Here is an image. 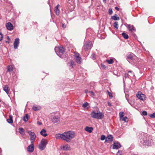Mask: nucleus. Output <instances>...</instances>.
<instances>
[{
    "label": "nucleus",
    "instance_id": "1",
    "mask_svg": "<svg viewBox=\"0 0 155 155\" xmlns=\"http://www.w3.org/2000/svg\"><path fill=\"white\" fill-rule=\"evenodd\" d=\"M64 140L67 142H70L71 139L74 138L75 136V133L73 131H68L63 133Z\"/></svg>",
    "mask_w": 155,
    "mask_h": 155
},
{
    "label": "nucleus",
    "instance_id": "2",
    "mask_svg": "<svg viewBox=\"0 0 155 155\" xmlns=\"http://www.w3.org/2000/svg\"><path fill=\"white\" fill-rule=\"evenodd\" d=\"M54 50L57 54L61 58H63L65 57V56L64 55L65 50L63 47H56Z\"/></svg>",
    "mask_w": 155,
    "mask_h": 155
},
{
    "label": "nucleus",
    "instance_id": "3",
    "mask_svg": "<svg viewBox=\"0 0 155 155\" xmlns=\"http://www.w3.org/2000/svg\"><path fill=\"white\" fill-rule=\"evenodd\" d=\"M140 142V145L143 148L148 147L150 145L151 142L149 141V139L144 137L143 139H141Z\"/></svg>",
    "mask_w": 155,
    "mask_h": 155
},
{
    "label": "nucleus",
    "instance_id": "4",
    "mask_svg": "<svg viewBox=\"0 0 155 155\" xmlns=\"http://www.w3.org/2000/svg\"><path fill=\"white\" fill-rule=\"evenodd\" d=\"M90 115L92 118H97L98 119H101L104 117V114L100 112L96 113L94 110L92 111Z\"/></svg>",
    "mask_w": 155,
    "mask_h": 155
},
{
    "label": "nucleus",
    "instance_id": "5",
    "mask_svg": "<svg viewBox=\"0 0 155 155\" xmlns=\"http://www.w3.org/2000/svg\"><path fill=\"white\" fill-rule=\"evenodd\" d=\"M48 143L47 140L44 139H42L39 147V148L41 150H43L45 149L46 146Z\"/></svg>",
    "mask_w": 155,
    "mask_h": 155
},
{
    "label": "nucleus",
    "instance_id": "6",
    "mask_svg": "<svg viewBox=\"0 0 155 155\" xmlns=\"http://www.w3.org/2000/svg\"><path fill=\"white\" fill-rule=\"evenodd\" d=\"M92 43L91 41H88L85 43L83 46L84 49L86 51H88L89 49H90L92 47Z\"/></svg>",
    "mask_w": 155,
    "mask_h": 155
},
{
    "label": "nucleus",
    "instance_id": "7",
    "mask_svg": "<svg viewBox=\"0 0 155 155\" xmlns=\"http://www.w3.org/2000/svg\"><path fill=\"white\" fill-rule=\"evenodd\" d=\"M60 120V117L58 116H53L51 118V121L54 124L59 122Z\"/></svg>",
    "mask_w": 155,
    "mask_h": 155
},
{
    "label": "nucleus",
    "instance_id": "8",
    "mask_svg": "<svg viewBox=\"0 0 155 155\" xmlns=\"http://www.w3.org/2000/svg\"><path fill=\"white\" fill-rule=\"evenodd\" d=\"M136 96L138 99L144 101L146 100V96L144 94H141L140 92H138Z\"/></svg>",
    "mask_w": 155,
    "mask_h": 155
},
{
    "label": "nucleus",
    "instance_id": "9",
    "mask_svg": "<svg viewBox=\"0 0 155 155\" xmlns=\"http://www.w3.org/2000/svg\"><path fill=\"white\" fill-rule=\"evenodd\" d=\"M28 133L31 136L30 140H31V141H33L34 142L36 137L35 134L34 132L31 131H29Z\"/></svg>",
    "mask_w": 155,
    "mask_h": 155
},
{
    "label": "nucleus",
    "instance_id": "10",
    "mask_svg": "<svg viewBox=\"0 0 155 155\" xmlns=\"http://www.w3.org/2000/svg\"><path fill=\"white\" fill-rule=\"evenodd\" d=\"M34 149V145L33 141H31V144L27 148L28 151L29 152H32Z\"/></svg>",
    "mask_w": 155,
    "mask_h": 155
},
{
    "label": "nucleus",
    "instance_id": "11",
    "mask_svg": "<svg viewBox=\"0 0 155 155\" xmlns=\"http://www.w3.org/2000/svg\"><path fill=\"white\" fill-rule=\"evenodd\" d=\"M80 55L78 53H75V57L76 58L77 62L79 64H81V63L82 59L80 56Z\"/></svg>",
    "mask_w": 155,
    "mask_h": 155
},
{
    "label": "nucleus",
    "instance_id": "12",
    "mask_svg": "<svg viewBox=\"0 0 155 155\" xmlns=\"http://www.w3.org/2000/svg\"><path fill=\"white\" fill-rule=\"evenodd\" d=\"M126 26L127 28L129 31L132 32L136 31V29L133 25H127Z\"/></svg>",
    "mask_w": 155,
    "mask_h": 155
},
{
    "label": "nucleus",
    "instance_id": "13",
    "mask_svg": "<svg viewBox=\"0 0 155 155\" xmlns=\"http://www.w3.org/2000/svg\"><path fill=\"white\" fill-rule=\"evenodd\" d=\"M19 44V38H17L15 39L14 45V48L15 49L18 48Z\"/></svg>",
    "mask_w": 155,
    "mask_h": 155
},
{
    "label": "nucleus",
    "instance_id": "14",
    "mask_svg": "<svg viewBox=\"0 0 155 155\" xmlns=\"http://www.w3.org/2000/svg\"><path fill=\"white\" fill-rule=\"evenodd\" d=\"M121 147V145L119 143L117 142H114L113 146V149H117Z\"/></svg>",
    "mask_w": 155,
    "mask_h": 155
},
{
    "label": "nucleus",
    "instance_id": "15",
    "mask_svg": "<svg viewBox=\"0 0 155 155\" xmlns=\"http://www.w3.org/2000/svg\"><path fill=\"white\" fill-rule=\"evenodd\" d=\"M6 27L9 30H12L13 29V25L10 22H8L6 23Z\"/></svg>",
    "mask_w": 155,
    "mask_h": 155
},
{
    "label": "nucleus",
    "instance_id": "16",
    "mask_svg": "<svg viewBox=\"0 0 155 155\" xmlns=\"http://www.w3.org/2000/svg\"><path fill=\"white\" fill-rule=\"evenodd\" d=\"M3 90L7 93L9 96L10 94V89H9L7 85H4L3 87Z\"/></svg>",
    "mask_w": 155,
    "mask_h": 155
},
{
    "label": "nucleus",
    "instance_id": "17",
    "mask_svg": "<svg viewBox=\"0 0 155 155\" xmlns=\"http://www.w3.org/2000/svg\"><path fill=\"white\" fill-rule=\"evenodd\" d=\"M113 140V137L111 135H108L106 138L105 142H107L108 141L110 142H112Z\"/></svg>",
    "mask_w": 155,
    "mask_h": 155
},
{
    "label": "nucleus",
    "instance_id": "18",
    "mask_svg": "<svg viewBox=\"0 0 155 155\" xmlns=\"http://www.w3.org/2000/svg\"><path fill=\"white\" fill-rule=\"evenodd\" d=\"M55 137L56 139H62L64 140V134L63 133L62 134H57L55 135Z\"/></svg>",
    "mask_w": 155,
    "mask_h": 155
},
{
    "label": "nucleus",
    "instance_id": "19",
    "mask_svg": "<svg viewBox=\"0 0 155 155\" xmlns=\"http://www.w3.org/2000/svg\"><path fill=\"white\" fill-rule=\"evenodd\" d=\"M59 5H58L55 8L54 11L57 15H59L60 11L58 9V8L59 7Z\"/></svg>",
    "mask_w": 155,
    "mask_h": 155
},
{
    "label": "nucleus",
    "instance_id": "20",
    "mask_svg": "<svg viewBox=\"0 0 155 155\" xmlns=\"http://www.w3.org/2000/svg\"><path fill=\"white\" fill-rule=\"evenodd\" d=\"M40 134L44 137H46L48 135L46 133V131L45 129H43L40 132Z\"/></svg>",
    "mask_w": 155,
    "mask_h": 155
},
{
    "label": "nucleus",
    "instance_id": "21",
    "mask_svg": "<svg viewBox=\"0 0 155 155\" xmlns=\"http://www.w3.org/2000/svg\"><path fill=\"white\" fill-rule=\"evenodd\" d=\"M111 19L115 21L119 20H120V18L116 14H115L114 15L111 17Z\"/></svg>",
    "mask_w": 155,
    "mask_h": 155
},
{
    "label": "nucleus",
    "instance_id": "22",
    "mask_svg": "<svg viewBox=\"0 0 155 155\" xmlns=\"http://www.w3.org/2000/svg\"><path fill=\"white\" fill-rule=\"evenodd\" d=\"M127 58L128 59H130L131 60H133V59H135L134 58V57L133 56V54H128L127 55Z\"/></svg>",
    "mask_w": 155,
    "mask_h": 155
},
{
    "label": "nucleus",
    "instance_id": "23",
    "mask_svg": "<svg viewBox=\"0 0 155 155\" xmlns=\"http://www.w3.org/2000/svg\"><path fill=\"white\" fill-rule=\"evenodd\" d=\"M9 118L7 119V122L9 124H12L13 123V117L12 116L10 115L9 116Z\"/></svg>",
    "mask_w": 155,
    "mask_h": 155
},
{
    "label": "nucleus",
    "instance_id": "24",
    "mask_svg": "<svg viewBox=\"0 0 155 155\" xmlns=\"http://www.w3.org/2000/svg\"><path fill=\"white\" fill-rule=\"evenodd\" d=\"M85 130L86 131L91 133L92 132V130H93V128L92 127H86L85 128Z\"/></svg>",
    "mask_w": 155,
    "mask_h": 155
},
{
    "label": "nucleus",
    "instance_id": "25",
    "mask_svg": "<svg viewBox=\"0 0 155 155\" xmlns=\"http://www.w3.org/2000/svg\"><path fill=\"white\" fill-rule=\"evenodd\" d=\"M122 36L126 39H128L129 36L125 32H123L122 34Z\"/></svg>",
    "mask_w": 155,
    "mask_h": 155
},
{
    "label": "nucleus",
    "instance_id": "26",
    "mask_svg": "<svg viewBox=\"0 0 155 155\" xmlns=\"http://www.w3.org/2000/svg\"><path fill=\"white\" fill-rule=\"evenodd\" d=\"M32 108L34 110L36 111L40 109V107L39 106H36L34 105Z\"/></svg>",
    "mask_w": 155,
    "mask_h": 155
},
{
    "label": "nucleus",
    "instance_id": "27",
    "mask_svg": "<svg viewBox=\"0 0 155 155\" xmlns=\"http://www.w3.org/2000/svg\"><path fill=\"white\" fill-rule=\"evenodd\" d=\"M28 115L27 114H26L25 116H24L23 120L25 122H26L28 121Z\"/></svg>",
    "mask_w": 155,
    "mask_h": 155
},
{
    "label": "nucleus",
    "instance_id": "28",
    "mask_svg": "<svg viewBox=\"0 0 155 155\" xmlns=\"http://www.w3.org/2000/svg\"><path fill=\"white\" fill-rule=\"evenodd\" d=\"M70 146L68 145L67 144L63 146V149L64 150H68L70 149Z\"/></svg>",
    "mask_w": 155,
    "mask_h": 155
},
{
    "label": "nucleus",
    "instance_id": "29",
    "mask_svg": "<svg viewBox=\"0 0 155 155\" xmlns=\"http://www.w3.org/2000/svg\"><path fill=\"white\" fill-rule=\"evenodd\" d=\"M7 69V71L9 72H12L13 70V68L12 66H8Z\"/></svg>",
    "mask_w": 155,
    "mask_h": 155
},
{
    "label": "nucleus",
    "instance_id": "30",
    "mask_svg": "<svg viewBox=\"0 0 155 155\" xmlns=\"http://www.w3.org/2000/svg\"><path fill=\"white\" fill-rule=\"evenodd\" d=\"M19 133L23 135V133L25 131L23 128L21 127H20L19 129Z\"/></svg>",
    "mask_w": 155,
    "mask_h": 155
},
{
    "label": "nucleus",
    "instance_id": "31",
    "mask_svg": "<svg viewBox=\"0 0 155 155\" xmlns=\"http://www.w3.org/2000/svg\"><path fill=\"white\" fill-rule=\"evenodd\" d=\"M106 61L109 64H112L114 62L113 60L112 59H107L106 60Z\"/></svg>",
    "mask_w": 155,
    "mask_h": 155
},
{
    "label": "nucleus",
    "instance_id": "32",
    "mask_svg": "<svg viewBox=\"0 0 155 155\" xmlns=\"http://www.w3.org/2000/svg\"><path fill=\"white\" fill-rule=\"evenodd\" d=\"M114 26L116 29L118 28V23L117 21L115 22L114 24Z\"/></svg>",
    "mask_w": 155,
    "mask_h": 155
},
{
    "label": "nucleus",
    "instance_id": "33",
    "mask_svg": "<svg viewBox=\"0 0 155 155\" xmlns=\"http://www.w3.org/2000/svg\"><path fill=\"white\" fill-rule=\"evenodd\" d=\"M69 64L71 66L72 68H74L75 64H74V62L71 60L69 62Z\"/></svg>",
    "mask_w": 155,
    "mask_h": 155
},
{
    "label": "nucleus",
    "instance_id": "34",
    "mask_svg": "<svg viewBox=\"0 0 155 155\" xmlns=\"http://www.w3.org/2000/svg\"><path fill=\"white\" fill-rule=\"evenodd\" d=\"M124 115V113L123 112H120L119 113V116L120 119H121V118L123 117Z\"/></svg>",
    "mask_w": 155,
    "mask_h": 155
},
{
    "label": "nucleus",
    "instance_id": "35",
    "mask_svg": "<svg viewBox=\"0 0 155 155\" xmlns=\"http://www.w3.org/2000/svg\"><path fill=\"white\" fill-rule=\"evenodd\" d=\"M121 120L124 121L125 122H127L128 121V119L127 117H122L121 119Z\"/></svg>",
    "mask_w": 155,
    "mask_h": 155
},
{
    "label": "nucleus",
    "instance_id": "36",
    "mask_svg": "<svg viewBox=\"0 0 155 155\" xmlns=\"http://www.w3.org/2000/svg\"><path fill=\"white\" fill-rule=\"evenodd\" d=\"M107 92L109 95L110 98H112L113 97L112 94L108 90L107 91Z\"/></svg>",
    "mask_w": 155,
    "mask_h": 155
},
{
    "label": "nucleus",
    "instance_id": "37",
    "mask_svg": "<svg viewBox=\"0 0 155 155\" xmlns=\"http://www.w3.org/2000/svg\"><path fill=\"white\" fill-rule=\"evenodd\" d=\"M88 105V103L87 102H85L83 104L82 107L84 108H86Z\"/></svg>",
    "mask_w": 155,
    "mask_h": 155
},
{
    "label": "nucleus",
    "instance_id": "38",
    "mask_svg": "<svg viewBox=\"0 0 155 155\" xmlns=\"http://www.w3.org/2000/svg\"><path fill=\"white\" fill-rule=\"evenodd\" d=\"M106 137L105 136H104V135H102L101 136V140H103L105 139H106Z\"/></svg>",
    "mask_w": 155,
    "mask_h": 155
},
{
    "label": "nucleus",
    "instance_id": "39",
    "mask_svg": "<svg viewBox=\"0 0 155 155\" xmlns=\"http://www.w3.org/2000/svg\"><path fill=\"white\" fill-rule=\"evenodd\" d=\"M134 60L133 59V60H132L133 61V63L134 64L136 62V59L137 58L136 57H134Z\"/></svg>",
    "mask_w": 155,
    "mask_h": 155
},
{
    "label": "nucleus",
    "instance_id": "40",
    "mask_svg": "<svg viewBox=\"0 0 155 155\" xmlns=\"http://www.w3.org/2000/svg\"><path fill=\"white\" fill-rule=\"evenodd\" d=\"M122 152L121 151L119 150L117 153V155H122Z\"/></svg>",
    "mask_w": 155,
    "mask_h": 155
},
{
    "label": "nucleus",
    "instance_id": "41",
    "mask_svg": "<svg viewBox=\"0 0 155 155\" xmlns=\"http://www.w3.org/2000/svg\"><path fill=\"white\" fill-rule=\"evenodd\" d=\"M150 116L151 118H155V113L150 114Z\"/></svg>",
    "mask_w": 155,
    "mask_h": 155
},
{
    "label": "nucleus",
    "instance_id": "42",
    "mask_svg": "<svg viewBox=\"0 0 155 155\" xmlns=\"http://www.w3.org/2000/svg\"><path fill=\"white\" fill-rule=\"evenodd\" d=\"M109 14L110 15H111L113 13V11L111 9H109Z\"/></svg>",
    "mask_w": 155,
    "mask_h": 155
},
{
    "label": "nucleus",
    "instance_id": "43",
    "mask_svg": "<svg viewBox=\"0 0 155 155\" xmlns=\"http://www.w3.org/2000/svg\"><path fill=\"white\" fill-rule=\"evenodd\" d=\"M142 114L144 116H146L147 115V112L146 111H143L142 112Z\"/></svg>",
    "mask_w": 155,
    "mask_h": 155
},
{
    "label": "nucleus",
    "instance_id": "44",
    "mask_svg": "<svg viewBox=\"0 0 155 155\" xmlns=\"http://www.w3.org/2000/svg\"><path fill=\"white\" fill-rule=\"evenodd\" d=\"M91 58L93 59H94L95 58V55L94 54H92L91 56Z\"/></svg>",
    "mask_w": 155,
    "mask_h": 155
},
{
    "label": "nucleus",
    "instance_id": "45",
    "mask_svg": "<svg viewBox=\"0 0 155 155\" xmlns=\"http://www.w3.org/2000/svg\"><path fill=\"white\" fill-rule=\"evenodd\" d=\"M130 75H129L128 74H127V73H125L124 74V77L125 78H128L129 77V76Z\"/></svg>",
    "mask_w": 155,
    "mask_h": 155
},
{
    "label": "nucleus",
    "instance_id": "46",
    "mask_svg": "<svg viewBox=\"0 0 155 155\" xmlns=\"http://www.w3.org/2000/svg\"><path fill=\"white\" fill-rule=\"evenodd\" d=\"M101 67L104 69H105L106 68L105 66L102 64H101Z\"/></svg>",
    "mask_w": 155,
    "mask_h": 155
},
{
    "label": "nucleus",
    "instance_id": "47",
    "mask_svg": "<svg viewBox=\"0 0 155 155\" xmlns=\"http://www.w3.org/2000/svg\"><path fill=\"white\" fill-rule=\"evenodd\" d=\"M62 27L63 28H65L66 27V25L64 24H62Z\"/></svg>",
    "mask_w": 155,
    "mask_h": 155
},
{
    "label": "nucleus",
    "instance_id": "48",
    "mask_svg": "<svg viewBox=\"0 0 155 155\" xmlns=\"http://www.w3.org/2000/svg\"><path fill=\"white\" fill-rule=\"evenodd\" d=\"M89 92L91 93L94 96V94L93 91H89Z\"/></svg>",
    "mask_w": 155,
    "mask_h": 155
},
{
    "label": "nucleus",
    "instance_id": "49",
    "mask_svg": "<svg viewBox=\"0 0 155 155\" xmlns=\"http://www.w3.org/2000/svg\"><path fill=\"white\" fill-rule=\"evenodd\" d=\"M1 35V41L2 39L3 38V35L1 33L0 34Z\"/></svg>",
    "mask_w": 155,
    "mask_h": 155
},
{
    "label": "nucleus",
    "instance_id": "50",
    "mask_svg": "<svg viewBox=\"0 0 155 155\" xmlns=\"http://www.w3.org/2000/svg\"><path fill=\"white\" fill-rule=\"evenodd\" d=\"M107 104H108V105L109 106H111L112 105L109 102H108Z\"/></svg>",
    "mask_w": 155,
    "mask_h": 155
},
{
    "label": "nucleus",
    "instance_id": "51",
    "mask_svg": "<svg viewBox=\"0 0 155 155\" xmlns=\"http://www.w3.org/2000/svg\"><path fill=\"white\" fill-rule=\"evenodd\" d=\"M37 123L38 124H39L40 125H41L42 124L41 122H40L39 121H38Z\"/></svg>",
    "mask_w": 155,
    "mask_h": 155
},
{
    "label": "nucleus",
    "instance_id": "52",
    "mask_svg": "<svg viewBox=\"0 0 155 155\" xmlns=\"http://www.w3.org/2000/svg\"><path fill=\"white\" fill-rule=\"evenodd\" d=\"M115 9L117 11H119V8L117 7H115Z\"/></svg>",
    "mask_w": 155,
    "mask_h": 155
},
{
    "label": "nucleus",
    "instance_id": "53",
    "mask_svg": "<svg viewBox=\"0 0 155 155\" xmlns=\"http://www.w3.org/2000/svg\"><path fill=\"white\" fill-rule=\"evenodd\" d=\"M7 39L8 40H10V38H9V36H7Z\"/></svg>",
    "mask_w": 155,
    "mask_h": 155
},
{
    "label": "nucleus",
    "instance_id": "54",
    "mask_svg": "<svg viewBox=\"0 0 155 155\" xmlns=\"http://www.w3.org/2000/svg\"><path fill=\"white\" fill-rule=\"evenodd\" d=\"M87 92H88V91H87V90H85V93H87Z\"/></svg>",
    "mask_w": 155,
    "mask_h": 155
},
{
    "label": "nucleus",
    "instance_id": "55",
    "mask_svg": "<svg viewBox=\"0 0 155 155\" xmlns=\"http://www.w3.org/2000/svg\"><path fill=\"white\" fill-rule=\"evenodd\" d=\"M132 71H129L128 72V73H132Z\"/></svg>",
    "mask_w": 155,
    "mask_h": 155
},
{
    "label": "nucleus",
    "instance_id": "56",
    "mask_svg": "<svg viewBox=\"0 0 155 155\" xmlns=\"http://www.w3.org/2000/svg\"><path fill=\"white\" fill-rule=\"evenodd\" d=\"M6 42L7 43H9V42L8 41H6Z\"/></svg>",
    "mask_w": 155,
    "mask_h": 155
},
{
    "label": "nucleus",
    "instance_id": "57",
    "mask_svg": "<svg viewBox=\"0 0 155 155\" xmlns=\"http://www.w3.org/2000/svg\"><path fill=\"white\" fill-rule=\"evenodd\" d=\"M4 0L5 2H7V1H8V0Z\"/></svg>",
    "mask_w": 155,
    "mask_h": 155
},
{
    "label": "nucleus",
    "instance_id": "58",
    "mask_svg": "<svg viewBox=\"0 0 155 155\" xmlns=\"http://www.w3.org/2000/svg\"><path fill=\"white\" fill-rule=\"evenodd\" d=\"M104 1H106V0H103Z\"/></svg>",
    "mask_w": 155,
    "mask_h": 155
},
{
    "label": "nucleus",
    "instance_id": "59",
    "mask_svg": "<svg viewBox=\"0 0 155 155\" xmlns=\"http://www.w3.org/2000/svg\"><path fill=\"white\" fill-rule=\"evenodd\" d=\"M93 0H91V1H92Z\"/></svg>",
    "mask_w": 155,
    "mask_h": 155
}]
</instances>
